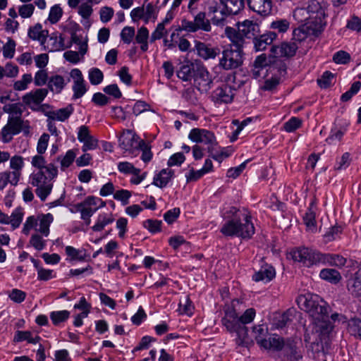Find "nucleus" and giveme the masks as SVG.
I'll return each instance as SVG.
<instances>
[{
  "mask_svg": "<svg viewBox=\"0 0 361 361\" xmlns=\"http://www.w3.org/2000/svg\"><path fill=\"white\" fill-rule=\"evenodd\" d=\"M56 278V272L53 269H39L37 272V279L39 281H47L52 279Z\"/></svg>",
  "mask_w": 361,
  "mask_h": 361,
  "instance_id": "nucleus-62",
  "label": "nucleus"
},
{
  "mask_svg": "<svg viewBox=\"0 0 361 361\" xmlns=\"http://www.w3.org/2000/svg\"><path fill=\"white\" fill-rule=\"evenodd\" d=\"M303 221L307 229L312 232L316 231L315 211L314 209V204L311 203L307 212L303 216Z\"/></svg>",
  "mask_w": 361,
  "mask_h": 361,
  "instance_id": "nucleus-40",
  "label": "nucleus"
},
{
  "mask_svg": "<svg viewBox=\"0 0 361 361\" xmlns=\"http://www.w3.org/2000/svg\"><path fill=\"white\" fill-rule=\"evenodd\" d=\"M63 15V11L61 6L59 4H55L51 6L49 11V16L45 21L49 22L51 24H56L58 23L61 18Z\"/></svg>",
  "mask_w": 361,
  "mask_h": 361,
  "instance_id": "nucleus-46",
  "label": "nucleus"
},
{
  "mask_svg": "<svg viewBox=\"0 0 361 361\" xmlns=\"http://www.w3.org/2000/svg\"><path fill=\"white\" fill-rule=\"evenodd\" d=\"M73 112V107L72 105H68L65 108H61L54 111L51 114V118L54 120L59 121H65L67 120Z\"/></svg>",
  "mask_w": 361,
  "mask_h": 361,
  "instance_id": "nucleus-43",
  "label": "nucleus"
},
{
  "mask_svg": "<svg viewBox=\"0 0 361 361\" xmlns=\"http://www.w3.org/2000/svg\"><path fill=\"white\" fill-rule=\"evenodd\" d=\"M26 295L25 292L18 288H13L8 293V298L16 303L23 302L25 300Z\"/></svg>",
  "mask_w": 361,
  "mask_h": 361,
  "instance_id": "nucleus-54",
  "label": "nucleus"
},
{
  "mask_svg": "<svg viewBox=\"0 0 361 361\" xmlns=\"http://www.w3.org/2000/svg\"><path fill=\"white\" fill-rule=\"evenodd\" d=\"M226 34L231 42L228 47L242 49L245 42L243 34L239 30L236 32L232 28H227Z\"/></svg>",
  "mask_w": 361,
  "mask_h": 361,
  "instance_id": "nucleus-36",
  "label": "nucleus"
},
{
  "mask_svg": "<svg viewBox=\"0 0 361 361\" xmlns=\"http://www.w3.org/2000/svg\"><path fill=\"white\" fill-rule=\"evenodd\" d=\"M324 28L310 26L308 23L300 25L298 28L293 30V37L296 40L302 41L308 35H318Z\"/></svg>",
  "mask_w": 361,
  "mask_h": 361,
  "instance_id": "nucleus-23",
  "label": "nucleus"
},
{
  "mask_svg": "<svg viewBox=\"0 0 361 361\" xmlns=\"http://www.w3.org/2000/svg\"><path fill=\"white\" fill-rule=\"evenodd\" d=\"M8 173L20 181L22 178L23 169L25 166L24 158L20 155L10 156Z\"/></svg>",
  "mask_w": 361,
  "mask_h": 361,
  "instance_id": "nucleus-25",
  "label": "nucleus"
},
{
  "mask_svg": "<svg viewBox=\"0 0 361 361\" xmlns=\"http://www.w3.org/2000/svg\"><path fill=\"white\" fill-rule=\"evenodd\" d=\"M297 303L312 319L313 332L322 342L328 343L334 336V328L329 320L331 308L319 295L306 293L298 297Z\"/></svg>",
  "mask_w": 361,
  "mask_h": 361,
  "instance_id": "nucleus-1",
  "label": "nucleus"
},
{
  "mask_svg": "<svg viewBox=\"0 0 361 361\" xmlns=\"http://www.w3.org/2000/svg\"><path fill=\"white\" fill-rule=\"evenodd\" d=\"M23 128L22 126L18 124L14 126L12 123L7 122L1 129L0 140L4 144L10 142L14 135L21 132Z\"/></svg>",
  "mask_w": 361,
  "mask_h": 361,
  "instance_id": "nucleus-26",
  "label": "nucleus"
},
{
  "mask_svg": "<svg viewBox=\"0 0 361 361\" xmlns=\"http://www.w3.org/2000/svg\"><path fill=\"white\" fill-rule=\"evenodd\" d=\"M149 37V31L145 27H141L135 36L136 42L141 44V49L146 51L148 48L147 39Z\"/></svg>",
  "mask_w": 361,
  "mask_h": 361,
  "instance_id": "nucleus-48",
  "label": "nucleus"
},
{
  "mask_svg": "<svg viewBox=\"0 0 361 361\" xmlns=\"http://www.w3.org/2000/svg\"><path fill=\"white\" fill-rule=\"evenodd\" d=\"M297 312L295 309H288L285 312L281 317L277 324L278 328H283L288 325L290 322H293Z\"/></svg>",
  "mask_w": 361,
  "mask_h": 361,
  "instance_id": "nucleus-51",
  "label": "nucleus"
},
{
  "mask_svg": "<svg viewBox=\"0 0 361 361\" xmlns=\"http://www.w3.org/2000/svg\"><path fill=\"white\" fill-rule=\"evenodd\" d=\"M143 140L133 130H126L118 139L119 147L123 152L131 157H136L139 154V148Z\"/></svg>",
  "mask_w": 361,
  "mask_h": 361,
  "instance_id": "nucleus-10",
  "label": "nucleus"
},
{
  "mask_svg": "<svg viewBox=\"0 0 361 361\" xmlns=\"http://www.w3.org/2000/svg\"><path fill=\"white\" fill-rule=\"evenodd\" d=\"M276 273L273 267L266 264L256 271L252 276V280L256 282L263 281L269 282L275 277Z\"/></svg>",
  "mask_w": 361,
  "mask_h": 361,
  "instance_id": "nucleus-31",
  "label": "nucleus"
},
{
  "mask_svg": "<svg viewBox=\"0 0 361 361\" xmlns=\"http://www.w3.org/2000/svg\"><path fill=\"white\" fill-rule=\"evenodd\" d=\"M128 219L124 217H121L116 221V228L118 231V235L121 239L126 238V233L128 231Z\"/></svg>",
  "mask_w": 361,
  "mask_h": 361,
  "instance_id": "nucleus-57",
  "label": "nucleus"
},
{
  "mask_svg": "<svg viewBox=\"0 0 361 361\" xmlns=\"http://www.w3.org/2000/svg\"><path fill=\"white\" fill-rule=\"evenodd\" d=\"M194 306L188 295L183 296L179 302L178 311L182 314L191 316L193 313Z\"/></svg>",
  "mask_w": 361,
  "mask_h": 361,
  "instance_id": "nucleus-44",
  "label": "nucleus"
},
{
  "mask_svg": "<svg viewBox=\"0 0 361 361\" xmlns=\"http://www.w3.org/2000/svg\"><path fill=\"white\" fill-rule=\"evenodd\" d=\"M134 37L135 29L133 27L126 26L121 32V39L125 44H130Z\"/></svg>",
  "mask_w": 361,
  "mask_h": 361,
  "instance_id": "nucleus-61",
  "label": "nucleus"
},
{
  "mask_svg": "<svg viewBox=\"0 0 361 361\" xmlns=\"http://www.w3.org/2000/svg\"><path fill=\"white\" fill-rule=\"evenodd\" d=\"M47 94L48 90L45 88L32 90L23 96L22 102L31 110L37 111L40 110V105Z\"/></svg>",
  "mask_w": 361,
  "mask_h": 361,
  "instance_id": "nucleus-14",
  "label": "nucleus"
},
{
  "mask_svg": "<svg viewBox=\"0 0 361 361\" xmlns=\"http://www.w3.org/2000/svg\"><path fill=\"white\" fill-rule=\"evenodd\" d=\"M27 35L30 39L37 40L44 45L48 37V31L43 30L40 23H37L29 28Z\"/></svg>",
  "mask_w": 361,
  "mask_h": 361,
  "instance_id": "nucleus-32",
  "label": "nucleus"
},
{
  "mask_svg": "<svg viewBox=\"0 0 361 361\" xmlns=\"http://www.w3.org/2000/svg\"><path fill=\"white\" fill-rule=\"evenodd\" d=\"M270 28L279 33H284L290 28V22L287 19H276L271 23Z\"/></svg>",
  "mask_w": 361,
  "mask_h": 361,
  "instance_id": "nucleus-50",
  "label": "nucleus"
},
{
  "mask_svg": "<svg viewBox=\"0 0 361 361\" xmlns=\"http://www.w3.org/2000/svg\"><path fill=\"white\" fill-rule=\"evenodd\" d=\"M70 77L73 82L72 87L73 92V98H81L88 90L81 71L78 68L72 69L70 72Z\"/></svg>",
  "mask_w": 361,
  "mask_h": 361,
  "instance_id": "nucleus-15",
  "label": "nucleus"
},
{
  "mask_svg": "<svg viewBox=\"0 0 361 361\" xmlns=\"http://www.w3.org/2000/svg\"><path fill=\"white\" fill-rule=\"evenodd\" d=\"M35 11V5L32 4H25L18 7V14L23 18H30Z\"/></svg>",
  "mask_w": 361,
  "mask_h": 361,
  "instance_id": "nucleus-63",
  "label": "nucleus"
},
{
  "mask_svg": "<svg viewBox=\"0 0 361 361\" xmlns=\"http://www.w3.org/2000/svg\"><path fill=\"white\" fill-rule=\"evenodd\" d=\"M247 3L250 10L261 16H268L271 13L273 7L271 0H247Z\"/></svg>",
  "mask_w": 361,
  "mask_h": 361,
  "instance_id": "nucleus-22",
  "label": "nucleus"
},
{
  "mask_svg": "<svg viewBox=\"0 0 361 361\" xmlns=\"http://www.w3.org/2000/svg\"><path fill=\"white\" fill-rule=\"evenodd\" d=\"M233 313L229 312L226 317L221 319L222 324L230 333H235V343L238 347L249 348L253 344L252 339L248 335V329L246 326L235 323L237 320Z\"/></svg>",
  "mask_w": 361,
  "mask_h": 361,
  "instance_id": "nucleus-7",
  "label": "nucleus"
},
{
  "mask_svg": "<svg viewBox=\"0 0 361 361\" xmlns=\"http://www.w3.org/2000/svg\"><path fill=\"white\" fill-rule=\"evenodd\" d=\"M289 255L294 261L300 262L307 267L325 264L343 267L346 262L345 258L341 255L323 254L305 247H298L290 252Z\"/></svg>",
  "mask_w": 361,
  "mask_h": 361,
  "instance_id": "nucleus-3",
  "label": "nucleus"
},
{
  "mask_svg": "<svg viewBox=\"0 0 361 361\" xmlns=\"http://www.w3.org/2000/svg\"><path fill=\"white\" fill-rule=\"evenodd\" d=\"M32 77L30 73L24 74L21 79L17 80L13 84V88L17 91H23L27 88L28 85L32 82Z\"/></svg>",
  "mask_w": 361,
  "mask_h": 361,
  "instance_id": "nucleus-52",
  "label": "nucleus"
},
{
  "mask_svg": "<svg viewBox=\"0 0 361 361\" xmlns=\"http://www.w3.org/2000/svg\"><path fill=\"white\" fill-rule=\"evenodd\" d=\"M31 165L36 171H47L46 160L42 154H38L32 157Z\"/></svg>",
  "mask_w": 361,
  "mask_h": 361,
  "instance_id": "nucleus-55",
  "label": "nucleus"
},
{
  "mask_svg": "<svg viewBox=\"0 0 361 361\" xmlns=\"http://www.w3.org/2000/svg\"><path fill=\"white\" fill-rule=\"evenodd\" d=\"M193 20L183 19L181 21L180 26V30H184L188 32H195L197 30H203L204 32H210L212 26L210 20L206 17V12L201 11L198 13L192 15Z\"/></svg>",
  "mask_w": 361,
  "mask_h": 361,
  "instance_id": "nucleus-12",
  "label": "nucleus"
},
{
  "mask_svg": "<svg viewBox=\"0 0 361 361\" xmlns=\"http://www.w3.org/2000/svg\"><path fill=\"white\" fill-rule=\"evenodd\" d=\"M39 336H32V333L30 331H16L13 336L14 343L27 341L28 343L37 344L41 341Z\"/></svg>",
  "mask_w": 361,
  "mask_h": 361,
  "instance_id": "nucleus-34",
  "label": "nucleus"
},
{
  "mask_svg": "<svg viewBox=\"0 0 361 361\" xmlns=\"http://www.w3.org/2000/svg\"><path fill=\"white\" fill-rule=\"evenodd\" d=\"M244 54L239 48L226 47L222 51L219 65L224 70L228 71L240 67L243 62Z\"/></svg>",
  "mask_w": 361,
  "mask_h": 361,
  "instance_id": "nucleus-11",
  "label": "nucleus"
},
{
  "mask_svg": "<svg viewBox=\"0 0 361 361\" xmlns=\"http://www.w3.org/2000/svg\"><path fill=\"white\" fill-rule=\"evenodd\" d=\"M325 5L317 0L308 2L306 8H296L293 16L301 25L308 23L310 26L324 28L326 23L324 18Z\"/></svg>",
  "mask_w": 361,
  "mask_h": 361,
  "instance_id": "nucleus-5",
  "label": "nucleus"
},
{
  "mask_svg": "<svg viewBox=\"0 0 361 361\" xmlns=\"http://www.w3.org/2000/svg\"><path fill=\"white\" fill-rule=\"evenodd\" d=\"M224 8L221 10V16L218 17L214 15L212 18V22L216 25H222L226 18L228 15H236L245 7V0H220Z\"/></svg>",
  "mask_w": 361,
  "mask_h": 361,
  "instance_id": "nucleus-13",
  "label": "nucleus"
},
{
  "mask_svg": "<svg viewBox=\"0 0 361 361\" xmlns=\"http://www.w3.org/2000/svg\"><path fill=\"white\" fill-rule=\"evenodd\" d=\"M114 220L115 219L112 213L101 212L97 216L95 223L91 228L94 232H100L106 226L111 224Z\"/></svg>",
  "mask_w": 361,
  "mask_h": 361,
  "instance_id": "nucleus-30",
  "label": "nucleus"
},
{
  "mask_svg": "<svg viewBox=\"0 0 361 361\" xmlns=\"http://www.w3.org/2000/svg\"><path fill=\"white\" fill-rule=\"evenodd\" d=\"M298 47L294 42H282L279 45H274L271 48V53L274 57L293 56Z\"/></svg>",
  "mask_w": 361,
  "mask_h": 361,
  "instance_id": "nucleus-21",
  "label": "nucleus"
},
{
  "mask_svg": "<svg viewBox=\"0 0 361 361\" xmlns=\"http://www.w3.org/2000/svg\"><path fill=\"white\" fill-rule=\"evenodd\" d=\"M24 213L21 207H16L10 216L0 209V224L11 225L13 230L18 228L22 223Z\"/></svg>",
  "mask_w": 361,
  "mask_h": 361,
  "instance_id": "nucleus-19",
  "label": "nucleus"
},
{
  "mask_svg": "<svg viewBox=\"0 0 361 361\" xmlns=\"http://www.w3.org/2000/svg\"><path fill=\"white\" fill-rule=\"evenodd\" d=\"M78 13L80 17H91L93 13L92 5L87 0H83L78 6Z\"/></svg>",
  "mask_w": 361,
  "mask_h": 361,
  "instance_id": "nucleus-56",
  "label": "nucleus"
},
{
  "mask_svg": "<svg viewBox=\"0 0 361 361\" xmlns=\"http://www.w3.org/2000/svg\"><path fill=\"white\" fill-rule=\"evenodd\" d=\"M114 198L120 201L123 205H126L129 202V199L131 197V192L128 190H118L114 192Z\"/></svg>",
  "mask_w": 361,
  "mask_h": 361,
  "instance_id": "nucleus-59",
  "label": "nucleus"
},
{
  "mask_svg": "<svg viewBox=\"0 0 361 361\" xmlns=\"http://www.w3.org/2000/svg\"><path fill=\"white\" fill-rule=\"evenodd\" d=\"M193 80L194 85L202 92H207L211 88L212 77L209 71L203 66L197 67Z\"/></svg>",
  "mask_w": 361,
  "mask_h": 361,
  "instance_id": "nucleus-16",
  "label": "nucleus"
},
{
  "mask_svg": "<svg viewBox=\"0 0 361 361\" xmlns=\"http://www.w3.org/2000/svg\"><path fill=\"white\" fill-rule=\"evenodd\" d=\"M319 276L321 279L331 282L332 283H336L341 279L340 273L334 269H324L320 271Z\"/></svg>",
  "mask_w": 361,
  "mask_h": 361,
  "instance_id": "nucleus-41",
  "label": "nucleus"
},
{
  "mask_svg": "<svg viewBox=\"0 0 361 361\" xmlns=\"http://www.w3.org/2000/svg\"><path fill=\"white\" fill-rule=\"evenodd\" d=\"M188 138L192 142L206 145L209 156L219 163L231 155V150L219 146L212 131L203 128H193L190 130Z\"/></svg>",
  "mask_w": 361,
  "mask_h": 361,
  "instance_id": "nucleus-4",
  "label": "nucleus"
},
{
  "mask_svg": "<svg viewBox=\"0 0 361 361\" xmlns=\"http://www.w3.org/2000/svg\"><path fill=\"white\" fill-rule=\"evenodd\" d=\"M221 217L225 220L220 229L224 235L250 239L254 235L255 226L250 213L247 209L227 207L223 209Z\"/></svg>",
  "mask_w": 361,
  "mask_h": 361,
  "instance_id": "nucleus-2",
  "label": "nucleus"
},
{
  "mask_svg": "<svg viewBox=\"0 0 361 361\" xmlns=\"http://www.w3.org/2000/svg\"><path fill=\"white\" fill-rule=\"evenodd\" d=\"M140 145V148H139V153L142 152L141 159L145 163L149 162L152 158L151 146L149 143L146 142L144 140L142 142V145Z\"/></svg>",
  "mask_w": 361,
  "mask_h": 361,
  "instance_id": "nucleus-60",
  "label": "nucleus"
},
{
  "mask_svg": "<svg viewBox=\"0 0 361 361\" xmlns=\"http://www.w3.org/2000/svg\"><path fill=\"white\" fill-rule=\"evenodd\" d=\"M195 65L190 61L180 63L177 70V76L183 81H190L195 75Z\"/></svg>",
  "mask_w": 361,
  "mask_h": 361,
  "instance_id": "nucleus-29",
  "label": "nucleus"
},
{
  "mask_svg": "<svg viewBox=\"0 0 361 361\" xmlns=\"http://www.w3.org/2000/svg\"><path fill=\"white\" fill-rule=\"evenodd\" d=\"M65 251L71 261L84 262L86 260L87 254L85 249H76L68 245L65 247Z\"/></svg>",
  "mask_w": 361,
  "mask_h": 361,
  "instance_id": "nucleus-39",
  "label": "nucleus"
},
{
  "mask_svg": "<svg viewBox=\"0 0 361 361\" xmlns=\"http://www.w3.org/2000/svg\"><path fill=\"white\" fill-rule=\"evenodd\" d=\"M252 332L255 335L256 342L262 347L264 341L267 339L268 328L263 324L255 325L252 327Z\"/></svg>",
  "mask_w": 361,
  "mask_h": 361,
  "instance_id": "nucleus-42",
  "label": "nucleus"
},
{
  "mask_svg": "<svg viewBox=\"0 0 361 361\" xmlns=\"http://www.w3.org/2000/svg\"><path fill=\"white\" fill-rule=\"evenodd\" d=\"M77 156L76 149H68L62 157H59L57 160L60 162V169L65 171L74 162Z\"/></svg>",
  "mask_w": 361,
  "mask_h": 361,
  "instance_id": "nucleus-38",
  "label": "nucleus"
},
{
  "mask_svg": "<svg viewBox=\"0 0 361 361\" xmlns=\"http://www.w3.org/2000/svg\"><path fill=\"white\" fill-rule=\"evenodd\" d=\"M3 111L8 114L7 122L12 123L23 127L24 121L22 118L23 105L20 103L6 104L3 107Z\"/></svg>",
  "mask_w": 361,
  "mask_h": 361,
  "instance_id": "nucleus-18",
  "label": "nucleus"
},
{
  "mask_svg": "<svg viewBox=\"0 0 361 361\" xmlns=\"http://www.w3.org/2000/svg\"><path fill=\"white\" fill-rule=\"evenodd\" d=\"M277 37L275 32H269L266 34L257 36L253 39L254 48L257 51L264 50L267 47L271 44Z\"/></svg>",
  "mask_w": 361,
  "mask_h": 361,
  "instance_id": "nucleus-28",
  "label": "nucleus"
},
{
  "mask_svg": "<svg viewBox=\"0 0 361 361\" xmlns=\"http://www.w3.org/2000/svg\"><path fill=\"white\" fill-rule=\"evenodd\" d=\"M70 317L71 312L66 310L52 311L49 313L50 319L55 326H63Z\"/></svg>",
  "mask_w": 361,
  "mask_h": 361,
  "instance_id": "nucleus-37",
  "label": "nucleus"
},
{
  "mask_svg": "<svg viewBox=\"0 0 361 361\" xmlns=\"http://www.w3.org/2000/svg\"><path fill=\"white\" fill-rule=\"evenodd\" d=\"M285 351L286 353L288 361H299L302 357L300 353L298 350L296 346L292 343L286 345Z\"/></svg>",
  "mask_w": 361,
  "mask_h": 361,
  "instance_id": "nucleus-47",
  "label": "nucleus"
},
{
  "mask_svg": "<svg viewBox=\"0 0 361 361\" xmlns=\"http://www.w3.org/2000/svg\"><path fill=\"white\" fill-rule=\"evenodd\" d=\"M30 245L37 250H42L46 246V240L43 239L42 235L37 233L31 236L30 240Z\"/></svg>",
  "mask_w": 361,
  "mask_h": 361,
  "instance_id": "nucleus-64",
  "label": "nucleus"
},
{
  "mask_svg": "<svg viewBox=\"0 0 361 361\" xmlns=\"http://www.w3.org/2000/svg\"><path fill=\"white\" fill-rule=\"evenodd\" d=\"M173 170L169 168L159 171V188L165 187L173 177Z\"/></svg>",
  "mask_w": 361,
  "mask_h": 361,
  "instance_id": "nucleus-53",
  "label": "nucleus"
},
{
  "mask_svg": "<svg viewBox=\"0 0 361 361\" xmlns=\"http://www.w3.org/2000/svg\"><path fill=\"white\" fill-rule=\"evenodd\" d=\"M54 221V216L51 213L42 214L37 216H28L23 228V233L28 235L31 230L39 233L42 236L47 237L49 235V227Z\"/></svg>",
  "mask_w": 361,
  "mask_h": 361,
  "instance_id": "nucleus-8",
  "label": "nucleus"
},
{
  "mask_svg": "<svg viewBox=\"0 0 361 361\" xmlns=\"http://www.w3.org/2000/svg\"><path fill=\"white\" fill-rule=\"evenodd\" d=\"M99 19L103 23H109L114 15V10L110 6H103L99 10Z\"/></svg>",
  "mask_w": 361,
  "mask_h": 361,
  "instance_id": "nucleus-58",
  "label": "nucleus"
},
{
  "mask_svg": "<svg viewBox=\"0 0 361 361\" xmlns=\"http://www.w3.org/2000/svg\"><path fill=\"white\" fill-rule=\"evenodd\" d=\"M46 169L47 171H33L29 176V183L36 188V195L42 202L51 194L53 181L58 176V169L54 164H49Z\"/></svg>",
  "mask_w": 361,
  "mask_h": 361,
  "instance_id": "nucleus-6",
  "label": "nucleus"
},
{
  "mask_svg": "<svg viewBox=\"0 0 361 361\" xmlns=\"http://www.w3.org/2000/svg\"><path fill=\"white\" fill-rule=\"evenodd\" d=\"M235 90L227 84L216 88L212 94V100L217 104H228L233 101Z\"/></svg>",
  "mask_w": 361,
  "mask_h": 361,
  "instance_id": "nucleus-17",
  "label": "nucleus"
},
{
  "mask_svg": "<svg viewBox=\"0 0 361 361\" xmlns=\"http://www.w3.org/2000/svg\"><path fill=\"white\" fill-rule=\"evenodd\" d=\"M238 30L245 37L253 39L259 34V25L249 20H245L238 25Z\"/></svg>",
  "mask_w": 361,
  "mask_h": 361,
  "instance_id": "nucleus-27",
  "label": "nucleus"
},
{
  "mask_svg": "<svg viewBox=\"0 0 361 361\" xmlns=\"http://www.w3.org/2000/svg\"><path fill=\"white\" fill-rule=\"evenodd\" d=\"M229 312L233 313V316L234 317H235V320H237L235 323L238 324H242L244 326L251 323L256 315V312L254 308H249L246 310L245 312L241 316L239 317L233 307H227L224 310V317H226L227 314H228Z\"/></svg>",
  "mask_w": 361,
  "mask_h": 361,
  "instance_id": "nucleus-24",
  "label": "nucleus"
},
{
  "mask_svg": "<svg viewBox=\"0 0 361 361\" xmlns=\"http://www.w3.org/2000/svg\"><path fill=\"white\" fill-rule=\"evenodd\" d=\"M195 49L197 55L204 60L214 59L220 54L219 47L197 40L195 41Z\"/></svg>",
  "mask_w": 361,
  "mask_h": 361,
  "instance_id": "nucleus-20",
  "label": "nucleus"
},
{
  "mask_svg": "<svg viewBox=\"0 0 361 361\" xmlns=\"http://www.w3.org/2000/svg\"><path fill=\"white\" fill-rule=\"evenodd\" d=\"M106 206V202L100 197L96 196H88L82 202L75 205L76 210L80 213V219L87 225L91 222L90 218L101 208Z\"/></svg>",
  "mask_w": 361,
  "mask_h": 361,
  "instance_id": "nucleus-9",
  "label": "nucleus"
},
{
  "mask_svg": "<svg viewBox=\"0 0 361 361\" xmlns=\"http://www.w3.org/2000/svg\"><path fill=\"white\" fill-rule=\"evenodd\" d=\"M88 79L93 85H99L104 79L102 71L98 68H92L88 71Z\"/></svg>",
  "mask_w": 361,
  "mask_h": 361,
  "instance_id": "nucleus-49",
  "label": "nucleus"
},
{
  "mask_svg": "<svg viewBox=\"0 0 361 361\" xmlns=\"http://www.w3.org/2000/svg\"><path fill=\"white\" fill-rule=\"evenodd\" d=\"M66 84L67 82L62 75L54 74L49 77L47 85L51 92L59 94L61 92Z\"/></svg>",
  "mask_w": 361,
  "mask_h": 361,
  "instance_id": "nucleus-33",
  "label": "nucleus"
},
{
  "mask_svg": "<svg viewBox=\"0 0 361 361\" xmlns=\"http://www.w3.org/2000/svg\"><path fill=\"white\" fill-rule=\"evenodd\" d=\"M285 346L283 339L279 336L274 334L270 336L267 339L264 341V343L261 348L266 350H273L279 351L283 349Z\"/></svg>",
  "mask_w": 361,
  "mask_h": 361,
  "instance_id": "nucleus-35",
  "label": "nucleus"
},
{
  "mask_svg": "<svg viewBox=\"0 0 361 361\" xmlns=\"http://www.w3.org/2000/svg\"><path fill=\"white\" fill-rule=\"evenodd\" d=\"M19 180L12 176L8 171L0 172V190H3L8 183L12 186H16Z\"/></svg>",
  "mask_w": 361,
  "mask_h": 361,
  "instance_id": "nucleus-45",
  "label": "nucleus"
}]
</instances>
